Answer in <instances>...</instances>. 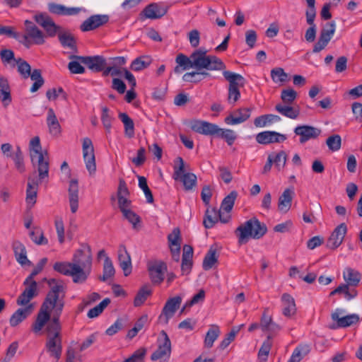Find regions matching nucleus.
Segmentation results:
<instances>
[{
    "label": "nucleus",
    "instance_id": "49",
    "mask_svg": "<svg viewBox=\"0 0 362 362\" xmlns=\"http://www.w3.org/2000/svg\"><path fill=\"white\" fill-rule=\"evenodd\" d=\"M271 78L275 83L283 84L288 81V74L281 67L274 68L271 70Z\"/></svg>",
    "mask_w": 362,
    "mask_h": 362
},
{
    "label": "nucleus",
    "instance_id": "11",
    "mask_svg": "<svg viewBox=\"0 0 362 362\" xmlns=\"http://www.w3.org/2000/svg\"><path fill=\"white\" fill-rule=\"evenodd\" d=\"M34 20L45 30L47 37H54L62 31V27L57 25L47 13L36 14Z\"/></svg>",
    "mask_w": 362,
    "mask_h": 362
},
{
    "label": "nucleus",
    "instance_id": "58",
    "mask_svg": "<svg viewBox=\"0 0 362 362\" xmlns=\"http://www.w3.org/2000/svg\"><path fill=\"white\" fill-rule=\"evenodd\" d=\"M297 97V93L292 88L284 89L281 93V99L286 104L292 103Z\"/></svg>",
    "mask_w": 362,
    "mask_h": 362
},
{
    "label": "nucleus",
    "instance_id": "3",
    "mask_svg": "<svg viewBox=\"0 0 362 362\" xmlns=\"http://www.w3.org/2000/svg\"><path fill=\"white\" fill-rule=\"evenodd\" d=\"M191 129L200 134L215 136L223 139L228 146L233 144L237 139L235 132L230 129L220 128L217 124L204 120L194 119L190 122Z\"/></svg>",
    "mask_w": 362,
    "mask_h": 362
},
{
    "label": "nucleus",
    "instance_id": "29",
    "mask_svg": "<svg viewBox=\"0 0 362 362\" xmlns=\"http://www.w3.org/2000/svg\"><path fill=\"white\" fill-rule=\"evenodd\" d=\"M47 124L51 135L54 136L60 135L62 132L61 125L52 108H49L47 110Z\"/></svg>",
    "mask_w": 362,
    "mask_h": 362
},
{
    "label": "nucleus",
    "instance_id": "44",
    "mask_svg": "<svg viewBox=\"0 0 362 362\" xmlns=\"http://www.w3.org/2000/svg\"><path fill=\"white\" fill-rule=\"evenodd\" d=\"M31 80L34 81L33 86L30 88V92L35 93L44 84L45 80L42 76V71L40 69H35L29 76Z\"/></svg>",
    "mask_w": 362,
    "mask_h": 362
},
{
    "label": "nucleus",
    "instance_id": "14",
    "mask_svg": "<svg viewBox=\"0 0 362 362\" xmlns=\"http://www.w3.org/2000/svg\"><path fill=\"white\" fill-rule=\"evenodd\" d=\"M168 8L169 6L163 2L151 3L141 12V18L160 19L167 13Z\"/></svg>",
    "mask_w": 362,
    "mask_h": 362
},
{
    "label": "nucleus",
    "instance_id": "34",
    "mask_svg": "<svg viewBox=\"0 0 362 362\" xmlns=\"http://www.w3.org/2000/svg\"><path fill=\"white\" fill-rule=\"evenodd\" d=\"M293 193V189H286L284 191L279 199L278 208L279 211L287 212L290 209Z\"/></svg>",
    "mask_w": 362,
    "mask_h": 362
},
{
    "label": "nucleus",
    "instance_id": "53",
    "mask_svg": "<svg viewBox=\"0 0 362 362\" xmlns=\"http://www.w3.org/2000/svg\"><path fill=\"white\" fill-rule=\"evenodd\" d=\"M110 303V300L108 298L103 299L98 305L91 308L88 313L89 318H94L100 315L105 308Z\"/></svg>",
    "mask_w": 362,
    "mask_h": 362
},
{
    "label": "nucleus",
    "instance_id": "42",
    "mask_svg": "<svg viewBox=\"0 0 362 362\" xmlns=\"http://www.w3.org/2000/svg\"><path fill=\"white\" fill-rule=\"evenodd\" d=\"M217 262L216 250L211 247L204 258L202 267L205 271L209 270Z\"/></svg>",
    "mask_w": 362,
    "mask_h": 362
},
{
    "label": "nucleus",
    "instance_id": "19",
    "mask_svg": "<svg viewBox=\"0 0 362 362\" xmlns=\"http://www.w3.org/2000/svg\"><path fill=\"white\" fill-rule=\"evenodd\" d=\"M347 232V227L344 223L337 226L328 238L326 246L332 250H335L342 243Z\"/></svg>",
    "mask_w": 362,
    "mask_h": 362
},
{
    "label": "nucleus",
    "instance_id": "2",
    "mask_svg": "<svg viewBox=\"0 0 362 362\" xmlns=\"http://www.w3.org/2000/svg\"><path fill=\"white\" fill-rule=\"evenodd\" d=\"M207 50L201 47L194 50L188 57L183 54L177 55L175 62L183 70L194 68L197 70L220 71L226 68L223 61L215 55H207Z\"/></svg>",
    "mask_w": 362,
    "mask_h": 362
},
{
    "label": "nucleus",
    "instance_id": "13",
    "mask_svg": "<svg viewBox=\"0 0 362 362\" xmlns=\"http://www.w3.org/2000/svg\"><path fill=\"white\" fill-rule=\"evenodd\" d=\"M83 157L86 169L90 175H93L96 171L95 157L94 148L90 139L86 137L83 140Z\"/></svg>",
    "mask_w": 362,
    "mask_h": 362
},
{
    "label": "nucleus",
    "instance_id": "17",
    "mask_svg": "<svg viewBox=\"0 0 362 362\" xmlns=\"http://www.w3.org/2000/svg\"><path fill=\"white\" fill-rule=\"evenodd\" d=\"M26 281L27 278L23 282L25 288L16 300V303L18 305H27L33 298L38 295L37 283L35 280L28 281V283Z\"/></svg>",
    "mask_w": 362,
    "mask_h": 362
},
{
    "label": "nucleus",
    "instance_id": "23",
    "mask_svg": "<svg viewBox=\"0 0 362 362\" xmlns=\"http://www.w3.org/2000/svg\"><path fill=\"white\" fill-rule=\"evenodd\" d=\"M251 114V109L249 107H242L235 110L232 113L225 117L224 122L228 125H235L247 121Z\"/></svg>",
    "mask_w": 362,
    "mask_h": 362
},
{
    "label": "nucleus",
    "instance_id": "46",
    "mask_svg": "<svg viewBox=\"0 0 362 362\" xmlns=\"http://www.w3.org/2000/svg\"><path fill=\"white\" fill-rule=\"evenodd\" d=\"M152 293V291L149 288V286L145 285L142 286L137 294L136 295L134 300V305L136 307L141 306L147 299V298L151 296Z\"/></svg>",
    "mask_w": 362,
    "mask_h": 362
},
{
    "label": "nucleus",
    "instance_id": "12",
    "mask_svg": "<svg viewBox=\"0 0 362 362\" xmlns=\"http://www.w3.org/2000/svg\"><path fill=\"white\" fill-rule=\"evenodd\" d=\"M168 267L165 262L156 260L148 263V272L153 284L160 285L165 279Z\"/></svg>",
    "mask_w": 362,
    "mask_h": 362
},
{
    "label": "nucleus",
    "instance_id": "33",
    "mask_svg": "<svg viewBox=\"0 0 362 362\" xmlns=\"http://www.w3.org/2000/svg\"><path fill=\"white\" fill-rule=\"evenodd\" d=\"M218 216H220V210L216 208H208L205 211L203 220V225L206 229L213 228L218 221Z\"/></svg>",
    "mask_w": 362,
    "mask_h": 362
},
{
    "label": "nucleus",
    "instance_id": "5",
    "mask_svg": "<svg viewBox=\"0 0 362 362\" xmlns=\"http://www.w3.org/2000/svg\"><path fill=\"white\" fill-rule=\"evenodd\" d=\"M30 148L31 160L34 163L35 160H37L38 176L40 180H43L49 176L48 153L47 151H42L40 140L38 136H35L30 140Z\"/></svg>",
    "mask_w": 362,
    "mask_h": 362
},
{
    "label": "nucleus",
    "instance_id": "55",
    "mask_svg": "<svg viewBox=\"0 0 362 362\" xmlns=\"http://www.w3.org/2000/svg\"><path fill=\"white\" fill-rule=\"evenodd\" d=\"M110 110L107 107L102 108L101 121L107 133H110L113 117L109 114Z\"/></svg>",
    "mask_w": 362,
    "mask_h": 362
},
{
    "label": "nucleus",
    "instance_id": "45",
    "mask_svg": "<svg viewBox=\"0 0 362 362\" xmlns=\"http://www.w3.org/2000/svg\"><path fill=\"white\" fill-rule=\"evenodd\" d=\"M315 16H311V17H306V22L310 27L305 32V38L308 42H313L315 40L317 33V27L314 22Z\"/></svg>",
    "mask_w": 362,
    "mask_h": 362
},
{
    "label": "nucleus",
    "instance_id": "56",
    "mask_svg": "<svg viewBox=\"0 0 362 362\" xmlns=\"http://www.w3.org/2000/svg\"><path fill=\"white\" fill-rule=\"evenodd\" d=\"M139 179V187L144 191V193L146 196V201L148 203H153V194L149 189L148 185H147V180L146 177L143 176H138Z\"/></svg>",
    "mask_w": 362,
    "mask_h": 362
},
{
    "label": "nucleus",
    "instance_id": "50",
    "mask_svg": "<svg viewBox=\"0 0 362 362\" xmlns=\"http://www.w3.org/2000/svg\"><path fill=\"white\" fill-rule=\"evenodd\" d=\"M17 65V70L23 78H28L30 75L31 66L30 65L22 58L15 59Z\"/></svg>",
    "mask_w": 362,
    "mask_h": 362
},
{
    "label": "nucleus",
    "instance_id": "63",
    "mask_svg": "<svg viewBox=\"0 0 362 362\" xmlns=\"http://www.w3.org/2000/svg\"><path fill=\"white\" fill-rule=\"evenodd\" d=\"M0 57L4 64H10L12 60L16 59L13 50L4 49L0 51Z\"/></svg>",
    "mask_w": 362,
    "mask_h": 362
},
{
    "label": "nucleus",
    "instance_id": "47",
    "mask_svg": "<svg viewBox=\"0 0 362 362\" xmlns=\"http://www.w3.org/2000/svg\"><path fill=\"white\" fill-rule=\"evenodd\" d=\"M238 197V192L235 190L231 191L229 194H228L223 199L221 204V209L224 211L229 213L232 211L235 201Z\"/></svg>",
    "mask_w": 362,
    "mask_h": 362
},
{
    "label": "nucleus",
    "instance_id": "10",
    "mask_svg": "<svg viewBox=\"0 0 362 362\" xmlns=\"http://www.w3.org/2000/svg\"><path fill=\"white\" fill-rule=\"evenodd\" d=\"M71 59L79 60L82 64L87 66V67L93 72H100L105 68L107 61L103 56H78L72 54L69 57Z\"/></svg>",
    "mask_w": 362,
    "mask_h": 362
},
{
    "label": "nucleus",
    "instance_id": "16",
    "mask_svg": "<svg viewBox=\"0 0 362 362\" xmlns=\"http://www.w3.org/2000/svg\"><path fill=\"white\" fill-rule=\"evenodd\" d=\"M182 303V298L179 296L170 298L163 308L161 314L158 317L160 323L167 325L169 320L172 318Z\"/></svg>",
    "mask_w": 362,
    "mask_h": 362
},
{
    "label": "nucleus",
    "instance_id": "38",
    "mask_svg": "<svg viewBox=\"0 0 362 362\" xmlns=\"http://www.w3.org/2000/svg\"><path fill=\"white\" fill-rule=\"evenodd\" d=\"M343 277L346 281V284L353 287L357 286L361 279V274L351 268H346L345 269Z\"/></svg>",
    "mask_w": 362,
    "mask_h": 362
},
{
    "label": "nucleus",
    "instance_id": "4",
    "mask_svg": "<svg viewBox=\"0 0 362 362\" xmlns=\"http://www.w3.org/2000/svg\"><path fill=\"white\" fill-rule=\"evenodd\" d=\"M267 232L265 223L260 222L257 217H252L240 224L235 230L240 245L247 243L250 239L259 240Z\"/></svg>",
    "mask_w": 362,
    "mask_h": 362
},
{
    "label": "nucleus",
    "instance_id": "8",
    "mask_svg": "<svg viewBox=\"0 0 362 362\" xmlns=\"http://www.w3.org/2000/svg\"><path fill=\"white\" fill-rule=\"evenodd\" d=\"M173 166V177L175 180H180L187 191L192 189L197 185V177L192 173H186L185 170V162L182 157L178 156L175 160Z\"/></svg>",
    "mask_w": 362,
    "mask_h": 362
},
{
    "label": "nucleus",
    "instance_id": "39",
    "mask_svg": "<svg viewBox=\"0 0 362 362\" xmlns=\"http://www.w3.org/2000/svg\"><path fill=\"white\" fill-rule=\"evenodd\" d=\"M0 98L4 105L7 106L11 102L10 87L7 78H0Z\"/></svg>",
    "mask_w": 362,
    "mask_h": 362
},
{
    "label": "nucleus",
    "instance_id": "32",
    "mask_svg": "<svg viewBox=\"0 0 362 362\" xmlns=\"http://www.w3.org/2000/svg\"><path fill=\"white\" fill-rule=\"evenodd\" d=\"M283 303V315L286 317H291L296 312L294 298L288 293H284L281 296Z\"/></svg>",
    "mask_w": 362,
    "mask_h": 362
},
{
    "label": "nucleus",
    "instance_id": "40",
    "mask_svg": "<svg viewBox=\"0 0 362 362\" xmlns=\"http://www.w3.org/2000/svg\"><path fill=\"white\" fill-rule=\"evenodd\" d=\"M118 117L124 124L125 135L132 138L134 136V124L132 119L125 112H120Z\"/></svg>",
    "mask_w": 362,
    "mask_h": 362
},
{
    "label": "nucleus",
    "instance_id": "52",
    "mask_svg": "<svg viewBox=\"0 0 362 362\" xmlns=\"http://www.w3.org/2000/svg\"><path fill=\"white\" fill-rule=\"evenodd\" d=\"M16 169L19 173H23L25 170V165H24V158H23V152L20 148V146L16 147V150L14 153V154L11 156Z\"/></svg>",
    "mask_w": 362,
    "mask_h": 362
},
{
    "label": "nucleus",
    "instance_id": "37",
    "mask_svg": "<svg viewBox=\"0 0 362 362\" xmlns=\"http://www.w3.org/2000/svg\"><path fill=\"white\" fill-rule=\"evenodd\" d=\"M27 37H30L33 43L42 45L45 43V35L35 25L27 26L25 30Z\"/></svg>",
    "mask_w": 362,
    "mask_h": 362
},
{
    "label": "nucleus",
    "instance_id": "26",
    "mask_svg": "<svg viewBox=\"0 0 362 362\" xmlns=\"http://www.w3.org/2000/svg\"><path fill=\"white\" fill-rule=\"evenodd\" d=\"M68 192L71 211L74 214L78 208V183L77 179L70 180Z\"/></svg>",
    "mask_w": 362,
    "mask_h": 362
},
{
    "label": "nucleus",
    "instance_id": "54",
    "mask_svg": "<svg viewBox=\"0 0 362 362\" xmlns=\"http://www.w3.org/2000/svg\"><path fill=\"white\" fill-rule=\"evenodd\" d=\"M326 144L332 151H337L340 149L341 146V138L339 134H333L329 136L326 140Z\"/></svg>",
    "mask_w": 362,
    "mask_h": 362
},
{
    "label": "nucleus",
    "instance_id": "24",
    "mask_svg": "<svg viewBox=\"0 0 362 362\" xmlns=\"http://www.w3.org/2000/svg\"><path fill=\"white\" fill-rule=\"evenodd\" d=\"M108 21L107 15H93L83 22L80 28L83 32L90 31L103 25Z\"/></svg>",
    "mask_w": 362,
    "mask_h": 362
},
{
    "label": "nucleus",
    "instance_id": "59",
    "mask_svg": "<svg viewBox=\"0 0 362 362\" xmlns=\"http://www.w3.org/2000/svg\"><path fill=\"white\" fill-rule=\"evenodd\" d=\"M338 287H341L340 294H343L347 300H350L357 296L358 292L355 288L350 289V286L346 284H341Z\"/></svg>",
    "mask_w": 362,
    "mask_h": 362
},
{
    "label": "nucleus",
    "instance_id": "35",
    "mask_svg": "<svg viewBox=\"0 0 362 362\" xmlns=\"http://www.w3.org/2000/svg\"><path fill=\"white\" fill-rule=\"evenodd\" d=\"M58 38L62 47H68L75 52H77L76 40L70 32L61 31L59 33Z\"/></svg>",
    "mask_w": 362,
    "mask_h": 362
},
{
    "label": "nucleus",
    "instance_id": "62",
    "mask_svg": "<svg viewBox=\"0 0 362 362\" xmlns=\"http://www.w3.org/2000/svg\"><path fill=\"white\" fill-rule=\"evenodd\" d=\"M188 39H189L190 45L192 47H194V48L197 47L199 45V42H200L199 31L197 29L192 30L188 33Z\"/></svg>",
    "mask_w": 362,
    "mask_h": 362
},
{
    "label": "nucleus",
    "instance_id": "57",
    "mask_svg": "<svg viewBox=\"0 0 362 362\" xmlns=\"http://www.w3.org/2000/svg\"><path fill=\"white\" fill-rule=\"evenodd\" d=\"M272 160H274L273 163L275 168H277L278 170H281L286 165L287 155L284 151H281L276 153L275 156L272 155Z\"/></svg>",
    "mask_w": 362,
    "mask_h": 362
},
{
    "label": "nucleus",
    "instance_id": "43",
    "mask_svg": "<svg viewBox=\"0 0 362 362\" xmlns=\"http://www.w3.org/2000/svg\"><path fill=\"white\" fill-rule=\"evenodd\" d=\"M272 335H268L267 339L264 341L258 352V358L263 362L267 361L269 351L272 346Z\"/></svg>",
    "mask_w": 362,
    "mask_h": 362
},
{
    "label": "nucleus",
    "instance_id": "28",
    "mask_svg": "<svg viewBox=\"0 0 362 362\" xmlns=\"http://www.w3.org/2000/svg\"><path fill=\"white\" fill-rule=\"evenodd\" d=\"M193 248L189 245L183 246L181 270L183 274H188L192 267Z\"/></svg>",
    "mask_w": 362,
    "mask_h": 362
},
{
    "label": "nucleus",
    "instance_id": "15",
    "mask_svg": "<svg viewBox=\"0 0 362 362\" xmlns=\"http://www.w3.org/2000/svg\"><path fill=\"white\" fill-rule=\"evenodd\" d=\"M343 313V310L337 308L332 313L331 318L333 321L337 322V324L330 325L329 327L331 329L348 327L356 324L359 321V317L356 314L347 315L344 317H339V315Z\"/></svg>",
    "mask_w": 362,
    "mask_h": 362
},
{
    "label": "nucleus",
    "instance_id": "27",
    "mask_svg": "<svg viewBox=\"0 0 362 362\" xmlns=\"http://www.w3.org/2000/svg\"><path fill=\"white\" fill-rule=\"evenodd\" d=\"M12 247L17 262L24 265H32V262L27 257V252L25 245L18 240L13 241Z\"/></svg>",
    "mask_w": 362,
    "mask_h": 362
},
{
    "label": "nucleus",
    "instance_id": "22",
    "mask_svg": "<svg viewBox=\"0 0 362 362\" xmlns=\"http://www.w3.org/2000/svg\"><path fill=\"white\" fill-rule=\"evenodd\" d=\"M169 247L172 258L175 262H179L180 255L181 237L179 228H175L172 233L168 235Z\"/></svg>",
    "mask_w": 362,
    "mask_h": 362
},
{
    "label": "nucleus",
    "instance_id": "1",
    "mask_svg": "<svg viewBox=\"0 0 362 362\" xmlns=\"http://www.w3.org/2000/svg\"><path fill=\"white\" fill-rule=\"evenodd\" d=\"M84 249L77 250L71 262H57L53 265L54 271L72 277L75 284H83L89 276L92 268V250L88 244L83 245Z\"/></svg>",
    "mask_w": 362,
    "mask_h": 362
},
{
    "label": "nucleus",
    "instance_id": "64",
    "mask_svg": "<svg viewBox=\"0 0 362 362\" xmlns=\"http://www.w3.org/2000/svg\"><path fill=\"white\" fill-rule=\"evenodd\" d=\"M79 60L75 59L71 61L68 64L69 70L72 74H83L85 72V68L81 65Z\"/></svg>",
    "mask_w": 362,
    "mask_h": 362
},
{
    "label": "nucleus",
    "instance_id": "60",
    "mask_svg": "<svg viewBox=\"0 0 362 362\" xmlns=\"http://www.w3.org/2000/svg\"><path fill=\"white\" fill-rule=\"evenodd\" d=\"M47 284L51 287L49 292L54 295L59 296V293L64 290L62 282H59L56 279H50L47 280Z\"/></svg>",
    "mask_w": 362,
    "mask_h": 362
},
{
    "label": "nucleus",
    "instance_id": "36",
    "mask_svg": "<svg viewBox=\"0 0 362 362\" xmlns=\"http://www.w3.org/2000/svg\"><path fill=\"white\" fill-rule=\"evenodd\" d=\"M275 110L283 116L293 119H296L300 115V109L298 107H293L279 103L276 105Z\"/></svg>",
    "mask_w": 362,
    "mask_h": 362
},
{
    "label": "nucleus",
    "instance_id": "48",
    "mask_svg": "<svg viewBox=\"0 0 362 362\" xmlns=\"http://www.w3.org/2000/svg\"><path fill=\"white\" fill-rule=\"evenodd\" d=\"M220 334V329L218 326L212 325L206 332L204 344L207 348L213 346L214 342L217 339Z\"/></svg>",
    "mask_w": 362,
    "mask_h": 362
},
{
    "label": "nucleus",
    "instance_id": "31",
    "mask_svg": "<svg viewBox=\"0 0 362 362\" xmlns=\"http://www.w3.org/2000/svg\"><path fill=\"white\" fill-rule=\"evenodd\" d=\"M33 305L29 304L24 308H18L10 317L9 322L11 327H16L25 320L30 314Z\"/></svg>",
    "mask_w": 362,
    "mask_h": 362
},
{
    "label": "nucleus",
    "instance_id": "21",
    "mask_svg": "<svg viewBox=\"0 0 362 362\" xmlns=\"http://www.w3.org/2000/svg\"><path fill=\"white\" fill-rule=\"evenodd\" d=\"M256 141L259 144L268 145L273 143H282L286 140L285 134L274 131H264L256 135Z\"/></svg>",
    "mask_w": 362,
    "mask_h": 362
},
{
    "label": "nucleus",
    "instance_id": "7",
    "mask_svg": "<svg viewBox=\"0 0 362 362\" xmlns=\"http://www.w3.org/2000/svg\"><path fill=\"white\" fill-rule=\"evenodd\" d=\"M223 75L229 82L228 102L234 105L240 98L239 88L244 86L245 80L242 75L230 71H223Z\"/></svg>",
    "mask_w": 362,
    "mask_h": 362
},
{
    "label": "nucleus",
    "instance_id": "25",
    "mask_svg": "<svg viewBox=\"0 0 362 362\" xmlns=\"http://www.w3.org/2000/svg\"><path fill=\"white\" fill-rule=\"evenodd\" d=\"M47 8L51 13L59 16H75L79 13L81 10V8L66 7L54 2L49 3Z\"/></svg>",
    "mask_w": 362,
    "mask_h": 362
},
{
    "label": "nucleus",
    "instance_id": "20",
    "mask_svg": "<svg viewBox=\"0 0 362 362\" xmlns=\"http://www.w3.org/2000/svg\"><path fill=\"white\" fill-rule=\"evenodd\" d=\"M45 349L49 354L51 357H54L57 361H58L61 358L62 354V337H57V334L53 337H47Z\"/></svg>",
    "mask_w": 362,
    "mask_h": 362
},
{
    "label": "nucleus",
    "instance_id": "61",
    "mask_svg": "<svg viewBox=\"0 0 362 362\" xmlns=\"http://www.w3.org/2000/svg\"><path fill=\"white\" fill-rule=\"evenodd\" d=\"M122 214L133 225L134 228H136V224L141 221L140 217L131 209L124 210Z\"/></svg>",
    "mask_w": 362,
    "mask_h": 362
},
{
    "label": "nucleus",
    "instance_id": "41",
    "mask_svg": "<svg viewBox=\"0 0 362 362\" xmlns=\"http://www.w3.org/2000/svg\"><path fill=\"white\" fill-rule=\"evenodd\" d=\"M115 274V269L113 267L112 262L109 257H106L103 264V275L98 279L101 281H106L109 279L113 277Z\"/></svg>",
    "mask_w": 362,
    "mask_h": 362
},
{
    "label": "nucleus",
    "instance_id": "51",
    "mask_svg": "<svg viewBox=\"0 0 362 362\" xmlns=\"http://www.w3.org/2000/svg\"><path fill=\"white\" fill-rule=\"evenodd\" d=\"M150 64L151 59L148 57L142 56L136 58L132 62L130 68L135 71H139L147 68Z\"/></svg>",
    "mask_w": 362,
    "mask_h": 362
},
{
    "label": "nucleus",
    "instance_id": "6",
    "mask_svg": "<svg viewBox=\"0 0 362 362\" xmlns=\"http://www.w3.org/2000/svg\"><path fill=\"white\" fill-rule=\"evenodd\" d=\"M59 300V295H54L49 291L48 292L37 315V317L32 325V330L33 332H40L46 323L50 320V308L51 306L55 305V303Z\"/></svg>",
    "mask_w": 362,
    "mask_h": 362
},
{
    "label": "nucleus",
    "instance_id": "30",
    "mask_svg": "<svg viewBox=\"0 0 362 362\" xmlns=\"http://www.w3.org/2000/svg\"><path fill=\"white\" fill-rule=\"evenodd\" d=\"M42 181V180H40V177L38 180L32 178L31 177H28L26 189V202L28 204H31V205L33 206L35 204L37 198V189L40 182Z\"/></svg>",
    "mask_w": 362,
    "mask_h": 362
},
{
    "label": "nucleus",
    "instance_id": "18",
    "mask_svg": "<svg viewBox=\"0 0 362 362\" xmlns=\"http://www.w3.org/2000/svg\"><path fill=\"white\" fill-rule=\"evenodd\" d=\"M293 132L296 135L300 136V144L317 139L322 132L320 129L307 124L297 126Z\"/></svg>",
    "mask_w": 362,
    "mask_h": 362
},
{
    "label": "nucleus",
    "instance_id": "9",
    "mask_svg": "<svg viewBox=\"0 0 362 362\" xmlns=\"http://www.w3.org/2000/svg\"><path fill=\"white\" fill-rule=\"evenodd\" d=\"M160 337L158 338L157 343L158 347L156 350L151 354V360L156 361L158 360L163 359L168 361L171 355L172 346L170 339L165 331L162 330L160 332Z\"/></svg>",
    "mask_w": 362,
    "mask_h": 362
}]
</instances>
